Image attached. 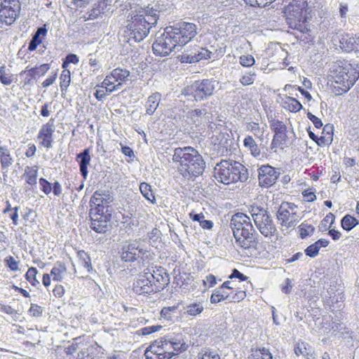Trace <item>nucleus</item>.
<instances>
[{
  "label": "nucleus",
  "mask_w": 359,
  "mask_h": 359,
  "mask_svg": "<svg viewBox=\"0 0 359 359\" xmlns=\"http://www.w3.org/2000/svg\"><path fill=\"white\" fill-rule=\"evenodd\" d=\"M1 164L3 168H6L12 164V158L9 151H2L0 156Z\"/></svg>",
  "instance_id": "49530a36"
},
{
  "label": "nucleus",
  "mask_w": 359,
  "mask_h": 359,
  "mask_svg": "<svg viewBox=\"0 0 359 359\" xmlns=\"http://www.w3.org/2000/svg\"><path fill=\"white\" fill-rule=\"evenodd\" d=\"M53 120H50L49 122L41 127L38 134V139L41 140V144L42 146L47 149L52 147V142H53Z\"/></svg>",
  "instance_id": "412c9836"
},
{
  "label": "nucleus",
  "mask_w": 359,
  "mask_h": 359,
  "mask_svg": "<svg viewBox=\"0 0 359 359\" xmlns=\"http://www.w3.org/2000/svg\"><path fill=\"white\" fill-rule=\"evenodd\" d=\"M245 297V291L240 290L235 292H229L228 300L231 302H239L243 300Z\"/></svg>",
  "instance_id": "37998d69"
},
{
  "label": "nucleus",
  "mask_w": 359,
  "mask_h": 359,
  "mask_svg": "<svg viewBox=\"0 0 359 359\" xmlns=\"http://www.w3.org/2000/svg\"><path fill=\"white\" fill-rule=\"evenodd\" d=\"M107 89H96L94 95L98 100H102L106 95L110 94L109 91H107Z\"/></svg>",
  "instance_id": "e2e57ef3"
},
{
  "label": "nucleus",
  "mask_w": 359,
  "mask_h": 359,
  "mask_svg": "<svg viewBox=\"0 0 359 359\" xmlns=\"http://www.w3.org/2000/svg\"><path fill=\"white\" fill-rule=\"evenodd\" d=\"M292 287V281L290 278H286L284 282V285L282 286V291L285 294H288L290 292V290Z\"/></svg>",
  "instance_id": "69168bd1"
},
{
  "label": "nucleus",
  "mask_w": 359,
  "mask_h": 359,
  "mask_svg": "<svg viewBox=\"0 0 359 359\" xmlns=\"http://www.w3.org/2000/svg\"><path fill=\"white\" fill-rule=\"evenodd\" d=\"M203 282V285H208L209 287H212L217 283L216 277L212 274H209L205 277Z\"/></svg>",
  "instance_id": "052dcab7"
},
{
  "label": "nucleus",
  "mask_w": 359,
  "mask_h": 359,
  "mask_svg": "<svg viewBox=\"0 0 359 359\" xmlns=\"http://www.w3.org/2000/svg\"><path fill=\"white\" fill-rule=\"evenodd\" d=\"M299 232L301 238L304 239L313 234L315 228L306 222L302 223L299 226Z\"/></svg>",
  "instance_id": "4c0bfd02"
},
{
  "label": "nucleus",
  "mask_w": 359,
  "mask_h": 359,
  "mask_svg": "<svg viewBox=\"0 0 359 359\" xmlns=\"http://www.w3.org/2000/svg\"><path fill=\"white\" fill-rule=\"evenodd\" d=\"M52 190L55 196H60L62 194V186L59 182L56 181L53 183Z\"/></svg>",
  "instance_id": "774afa93"
},
{
  "label": "nucleus",
  "mask_w": 359,
  "mask_h": 359,
  "mask_svg": "<svg viewBox=\"0 0 359 359\" xmlns=\"http://www.w3.org/2000/svg\"><path fill=\"white\" fill-rule=\"evenodd\" d=\"M130 72L128 69L116 68L106 76L102 82L100 87L102 88L107 89V91H109V93L119 90L123 87V82L128 80ZM96 87L100 88V86H97Z\"/></svg>",
  "instance_id": "f8f14e48"
},
{
  "label": "nucleus",
  "mask_w": 359,
  "mask_h": 359,
  "mask_svg": "<svg viewBox=\"0 0 359 359\" xmlns=\"http://www.w3.org/2000/svg\"><path fill=\"white\" fill-rule=\"evenodd\" d=\"M271 130L274 132L272 145L278 147L283 144L287 140V127L285 124L276 119L270 121Z\"/></svg>",
  "instance_id": "a211bd4d"
},
{
  "label": "nucleus",
  "mask_w": 359,
  "mask_h": 359,
  "mask_svg": "<svg viewBox=\"0 0 359 359\" xmlns=\"http://www.w3.org/2000/svg\"><path fill=\"white\" fill-rule=\"evenodd\" d=\"M307 117L311 121H312L316 128H320L323 126L322 121L311 112L307 113Z\"/></svg>",
  "instance_id": "4d7b16f0"
},
{
  "label": "nucleus",
  "mask_w": 359,
  "mask_h": 359,
  "mask_svg": "<svg viewBox=\"0 0 359 359\" xmlns=\"http://www.w3.org/2000/svg\"><path fill=\"white\" fill-rule=\"evenodd\" d=\"M110 217L111 215L105 213L103 209L91 208L90 211L91 229L99 233H105L108 230V222Z\"/></svg>",
  "instance_id": "dca6fc26"
},
{
  "label": "nucleus",
  "mask_w": 359,
  "mask_h": 359,
  "mask_svg": "<svg viewBox=\"0 0 359 359\" xmlns=\"http://www.w3.org/2000/svg\"><path fill=\"white\" fill-rule=\"evenodd\" d=\"M333 140L332 135L329 133L328 135H323L318 138L316 143L318 146L323 147L325 145H329L332 143Z\"/></svg>",
  "instance_id": "603ef678"
},
{
  "label": "nucleus",
  "mask_w": 359,
  "mask_h": 359,
  "mask_svg": "<svg viewBox=\"0 0 359 359\" xmlns=\"http://www.w3.org/2000/svg\"><path fill=\"white\" fill-rule=\"evenodd\" d=\"M240 64L246 67H252L255 62V58L251 55H243L240 57Z\"/></svg>",
  "instance_id": "a18cd8bd"
},
{
  "label": "nucleus",
  "mask_w": 359,
  "mask_h": 359,
  "mask_svg": "<svg viewBox=\"0 0 359 359\" xmlns=\"http://www.w3.org/2000/svg\"><path fill=\"white\" fill-rule=\"evenodd\" d=\"M139 14H143L144 18L149 22V25H154L156 24L159 17V11L157 8L154 6H147L144 11H141Z\"/></svg>",
  "instance_id": "c85d7f7f"
},
{
  "label": "nucleus",
  "mask_w": 359,
  "mask_h": 359,
  "mask_svg": "<svg viewBox=\"0 0 359 359\" xmlns=\"http://www.w3.org/2000/svg\"><path fill=\"white\" fill-rule=\"evenodd\" d=\"M53 293L55 297L60 298L65 294V288L61 285H57L53 289Z\"/></svg>",
  "instance_id": "0e129e2a"
},
{
  "label": "nucleus",
  "mask_w": 359,
  "mask_h": 359,
  "mask_svg": "<svg viewBox=\"0 0 359 359\" xmlns=\"http://www.w3.org/2000/svg\"><path fill=\"white\" fill-rule=\"evenodd\" d=\"M243 144L254 157L257 158L261 155L260 149L252 136L248 135L243 140Z\"/></svg>",
  "instance_id": "2f4dec72"
},
{
  "label": "nucleus",
  "mask_w": 359,
  "mask_h": 359,
  "mask_svg": "<svg viewBox=\"0 0 359 359\" xmlns=\"http://www.w3.org/2000/svg\"><path fill=\"white\" fill-rule=\"evenodd\" d=\"M246 4H250L251 6L264 7L269 4H271L275 0H244Z\"/></svg>",
  "instance_id": "8fccbe9b"
},
{
  "label": "nucleus",
  "mask_w": 359,
  "mask_h": 359,
  "mask_svg": "<svg viewBox=\"0 0 359 359\" xmlns=\"http://www.w3.org/2000/svg\"><path fill=\"white\" fill-rule=\"evenodd\" d=\"M6 264L9 269L13 271H19V262L15 261L13 257H9L6 260Z\"/></svg>",
  "instance_id": "6e6d98bb"
},
{
  "label": "nucleus",
  "mask_w": 359,
  "mask_h": 359,
  "mask_svg": "<svg viewBox=\"0 0 359 359\" xmlns=\"http://www.w3.org/2000/svg\"><path fill=\"white\" fill-rule=\"evenodd\" d=\"M67 273V267L62 262H57L50 271V275L54 281H62Z\"/></svg>",
  "instance_id": "cd10ccee"
},
{
  "label": "nucleus",
  "mask_w": 359,
  "mask_h": 359,
  "mask_svg": "<svg viewBox=\"0 0 359 359\" xmlns=\"http://www.w3.org/2000/svg\"><path fill=\"white\" fill-rule=\"evenodd\" d=\"M189 217L194 222H198L201 226L202 229L205 230H210L213 227V222L211 220H208L205 219V215L203 213H196L192 211L189 213Z\"/></svg>",
  "instance_id": "c756f323"
},
{
  "label": "nucleus",
  "mask_w": 359,
  "mask_h": 359,
  "mask_svg": "<svg viewBox=\"0 0 359 359\" xmlns=\"http://www.w3.org/2000/svg\"><path fill=\"white\" fill-rule=\"evenodd\" d=\"M20 8L18 0H4L0 9V23L12 25L16 20Z\"/></svg>",
  "instance_id": "4468645a"
},
{
  "label": "nucleus",
  "mask_w": 359,
  "mask_h": 359,
  "mask_svg": "<svg viewBox=\"0 0 359 359\" xmlns=\"http://www.w3.org/2000/svg\"><path fill=\"white\" fill-rule=\"evenodd\" d=\"M187 348L182 335L166 336L153 341L147 348L144 355L147 359H170Z\"/></svg>",
  "instance_id": "7ed1b4c3"
},
{
  "label": "nucleus",
  "mask_w": 359,
  "mask_h": 359,
  "mask_svg": "<svg viewBox=\"0 0 359 359\" xmlns=\"http://www.w3.org/2000/svg\"><path fill=\"white\" fill-rule=\"evenodd\" d=\"M206 109H196L189 111L188 118L190 122L196 126H200L206 121Z\"/></svg>",
  "instance_id": "393cba45"
},
{
  "label": "nucleus",
  "mask_w": 359,
  "mask_h": 359,
  "mask_svg": "<svg viewBox=\"0 0 359 359\" xmlns=\"http://www.w3.org/2000/svg\"><path fill=\"white\" fill-rule=\"evenodd\" d=\"M43 311V309L41 306L35 304H32L28 313L33 317H40L42 316Z\"/></svg>",
  "instance_id": "09e8293b"
},
{
  "label": "nucleus",
  "mask_w": 359,
  "mask_h": 359,
  "mask_svg": "<svg viewBox=\"0 0 359 359\" xmlns=\"http://www.w3.org/2000/svg\"><path fill=\"white\" fill-rule=\"evenodd\" d=\"M172 33L175 36V40L182 47L191 41L198 34L197 26L191 22H182L177 26H170Z\"/></svg>",
  "instance_id": "ddd939ff"
},
{
  "label": "nucleus",
  "mask_w": 359,
  "mask_h": 359,
  "mask_svg": "<svg viewBox=\"0 0 359 359\" xmlns=\"http://www.w3.org/2000/svg\"><path fill=\"white\" fill-rule=\"evenodd\" d=\"M217 85L216 81L203 79L196 81L186 89L187 95H192L196 101H201L213 94Z\"/></svg>",
  "instance_id": "9b49d317"
},
{
  "label": "nucleus",
  "mask_w": 359,
  "mask_h": 359,
  "mask_svg": "<svg viewBox=\"0 0 359 359\" xmlns=\"http://www.w3.org/2000/svg\"><path fill=\"white\" fill-rule=\"evenodd\" d=\"M38 271L34 267H30L26 273L25 277L33 286H36L39 284V281L36 278Z\"/></svg>",
  "instance_id": "c03bdc74"
},
{
  "label": "nucleus",
  "mask_w": 359,
  "mask_h": 359,
  "mask_svg": "<svg viewBox=\"0 0 359 359\" xmlns=\"http://www.w3.org/2000/svg\"><path fill=\"white\" fill-rule=\"evenodd\" d=\"M161 100V95L159 93H152L147 99L146 102V114L147 115H152L158 108Z\"/></svg>",
  "instance_id": "a878e982"
},
{
  "label": "nucleus",
  "mask_w": 359,
  "mask_h": 359,
  "mask_svg": "<svg viewBox=\"0 0 359 359\" xmlns=\"http://www.w3.org/2000/svg\"><path fill=\"white\" fill-rule=\"evenodd\" d=\"M305 3L294 0L285 8V20L289 27L300 33H306L309 29L305 25Z\"/></svg>",
  "instance_id": "0eeeda50"
},
{
  "label": "nucleus",
  "mask_w": 359,
  "mask_h": 359,
  "mask_svg": "<svg viewBox=\"0 0 359 359\" xmlns=\"http://www.w3.org/2000/svg\"><path fill=\"white\" fill-rule=\"evenodd\" d=\"M178 47H180V44L175 40V36L172 33V29H170L168 27L164 29L160 36L156 38L152 45L154 53L161 57L168 55Z\"/></svg>",
  "instance_id": "9d476101"
},
{
  "label": "nucleus",
  "mask_w": 359,
  "mask_h": 359,
  "mask_svg": "<svg viewBox=\"0 0 359 359\" xmlns=\"http://www.w3.org/2000/svg\"><path fill=\"white\" fill-rule=\"evenodd\" d=\"M140 190L143 196L151 203H156L154 194L151 189V186L146 182H142L140 184Z\"/></svg>",
  "instance_id": "72a5a7b5"
},
{
  "label": "nucleus",
  "mask_w": 359,
  "mask_h": 359,
  "mask_svg": "<svg viewBox=\"0 0 359 359\" xmlns=\"http://www.w3.org/2000/svg\"><path fill=\"white\" fill-rule=\"evenodd\" d=\"M285 104H287V108L292 112H297L302 108V104L298 100L291 97H287Z\"/></svg>",
  "instance_id": "a19ab883"
},
{
  "label": "nucleus",
  "mask_w": 359,
  "mask_h": 359,
  "mask_svg": "<svg viewBox=\"0 0 359 359\" xmlns=\"http://www.w3.org/2000/svg\"><path fill=\"white\" fill-rule=\"evenodd\" d=\"M340 48L343 51H359V36L349 34H342L339 39Z\"/></svg>",
  "instance_id": "4be33fe9"
},
{
  "label": "nucleus",
  "mask_w": 359,
  "mask_h": 359,
  "mask_svg": "<svg viewBox=\"0 0 359 359\" xmlns=\"http://www.w3.org/2000/svg\"><path fill=\"white\" fill-rule=\"evenodd\" d=\"M198 359H220V356L215 351H205Z\"/></svg>",
  "instance_id": "680f3d73"
},
{
  "label": "nucleus",
  "mask_w": 359,
  "mask_h": 359,
  "mask_svg": "<svg viewBox=\"0 0 359 359\" xmlns=\"http://www.w3.org/2000/svg\"><path fill=\"white\" fill-rule=\"evenodd\" d=\"M137 250L138 242L136 241L124 245L122 248L121 259L126 262H135L138 257Z\"/></svg>",
  "instance_id": "5701e85b"
},
{
  "label": "nucleus",
  "mask_w": 359,
  "mask_h": 359,
  "mask_svg": "<svg viewBox=\"0 0 359 359\" xmlns=\"http://www.w3.org/2000/svg\"><path fill=\"white\" fill-rule=\"evenodd\" d=\"M37 166H27L25 169L23 177L25 178L27 184L31 186H34L36 185L37 183Z\"/></svg>",
  "instance_id": "7c9ffc66"
},
{
  "label": "nucleus",
  "mask_w": 359,
  "mask_h": 359,
  "mask_svg": "<svg viewBox=\"0 0 359 359\" xmlns=\"http://www.w3.org/2000/svg\"><path fill=\"white\" fill-rule=\"evenodd\" d=\"M212 52L205 48L195 49L194 52H188L182 53L180 57L181 62L194 63L203 59H209L211 57Z\"/></svg>",
  "instance_id": "aec40b11"
},
{
  "label": "nucleus",
  "mask_w": 359,
  "mask_h": 359,
  "mask_svg": "<svg viewBox=\"0 0 359 359\" xmlns=\"http://www.w3.org/2000/svg\"><path fill=\"white\" fill-rule=\"evenodd\" d=\"M161 325H153L149 327H145L140 330V332L142 335H148L151 333L156 332L161 329Z\"/></svg>",
  "instance_id": "5fc2aeb1"
},
{
  "label": "nucleus",
  "mask_w": 359,
  "mask_h": 359,
  "mask_svg": "<svg viewBox=\"0 0 359 359\" xmlns=\"http://www.w3.org/2000/svg\"><path fill=\"white\" fill-rule=\"evenodd\" d=\"M229 278H238L241 281L247 280L248 277L241 273L236 269H233L231 274L229 276Z\"/></svg>",
  "instance_id": "bf43d9fd"
},
{
  "label": "nucleus",
  "mask_w": 359,
  "mask_h": 359,
  "mask_svg": "<svg viewBox=\"0 0 359 359\" xmlns=\"http://www.w3.org/2000/svg\"><path fill=\"white\" fill-rule=\"evenodd\" d=\"M172 161L177 164L178 172L187 179L201 175L205 168L202 156L192 147L175 148Z\"/></svg>",
  "instance_id": "f257e3e1"
},
{
  "label": "nucleus",
  "mask_w": 359,
  "mask_h": 359,
  "mask_svg": "<svg viewBox=\"0 0 359 359\" xmlns=\"http://www.w3.org/2000/svg\"><path fill=\"white\" fill-rule=\"evenodd\" d=\"M133 290L138 295H151L158 292L157 287L147 274L146 271L140 273L133 284Z\"/></svg>",
  "instance_id": "2eb2a0df"
},
{
  "label": "nucleus",
  "mask_w": 359,
  "mask_h": 359,
  "mask_svg": "<svg viewBox=\"0 0 359 359\" xmlns=\"http://www.w3.org/2000/svg\"><path fill=\"white\" fill-rule=\"evenodd\" d=\"M297 206L292 203H282L279 207L276 217L284 233H288L293 230L300 221V217L297 213Z\"/></svg>",
  "instance_id": "1a4fd4ad"
},
{
  "label": "nucleus",
  "mask_w": 359,
  "mask_h": 359,
  "mask_svg": "<svg viewBox=\"0 0 359 359\" xmlns=\"http://www.w3.org/2000/svg\"><path fill=\"white\" fill-rule=\"evenodd\" d=\"M39 184L41 190L46 195L49 194L52 191L51 184L46 179L41 177L39 179Z\"/></svg>",
  "instance_id": "3c124183"
},
{
  "label": "nucleus",
  "mask_w": 359,
  "mask_h": 359,
  "mask_svg": "<svg viewBox=\"0 0 359 359\" xmlns=\"http://www.w3.org/2000/svg\"><path fill=\"white\" fill-rule=\"evenodd\" d=\"M0 81L4 85H10L12 83L11 76L6 73L5 66L0 67Z\"/></svg>",
  "instance_id": "de8ad7c7"
},
{
  "label": "nucleus",
  "mask_w": 359,
  "mask_h": 359,
  "mask_svg": "<svg viewBox=\"0 0 359 359\" xmlns=\"http://www.w3.org/2000/svg\"><path fill=\"white\" fill-rule=\"evenodd\" d=\"M151 27L143 14L133 15L124 30V41L129 43L140 42L148 35Z\"/></svg>",
  "instance_id": "39448f33"
},
{
  "label": "nucleus",
  "mask_w": 359,
  "mask_h": 359,
  "mask_svg": "<svg viewBox=\"0 0 359 359\" xmlns=\"http://www.w3.org/2000/svg\"><path fill=\"white\" fill-rule=\"evenodd\" d=\"M318 252L319 250L317 249V247L313 244L308 246L305 250L306 255L310 257H315L318 254Z\"/></svg>",
  "instance_id": "13d9d810"
},
{
  "label": "nucleus",
  "mask_w": 359,
  "mask_h": 359,
  "mask_svg": "<svg viewBox=\"0 0 359 359\" xmlns=\"http://www.w3.org/2000/svg\"><path fill=\"white\" fill-rule=\"evenodd\" d=\"M0 311L8 315H11L15 313V309H13L11 306L3 304H0Z\"/></svg>",
  "instance_id": "338daca9"
},
{
  "label": "nucleus",
  "mask_w": 359,
  "mask_h": 359,
  "mask_svg": "<svg viewBox=\"0 0 359 359\" xmlns=\"http://www.w3.org/2000/svg\"><path fill=\"white\" fill-rule=\"evenodd\" d=\"M178 305L163 307L161 311V318L168 321L172 320L173 316L176 313Z\"/></svg>",
  "instance_id": "58836bf2"
},
{
  "label": "nucleus",
  "mask_w": 359,
  "mask_h": 359,
  "mask_svg": "<svg viewBox=\"0 0 359 359\" xmlns=\"http://www.w3.org/2000/svg\"><path fill=\"white\" fill-rule=\"evenodd\" d=\"M248 213L264 236L271 237L274 235L276 227L266 209L257 205H250L248 208Z\"/></svg>",
  "instance_id": "6e6552de"
},
{
  "label": "nucleus",
  "mask_w": 359,
  "mask_h": 359,
  "mask_svg": "<svg viewBox=\"0 0 359 359\" xmlns=\"http://www.w3.org/2000/svg\"><path fill=\"white\" fill-rule=\"evenodd\" d=\"M224 290L222 289V286L215 289L210 297V302L212 304H217L224 300H228L229 292Z\"/></svg>",
  "instance_id": "f704fd0d"
},
{
  "label": "nucleus",
  "mask_w": 359,
  "mask_h": 359,
  "mask_svg": "<svg viewBox=\"0 0 359 359\" xmlns=\"http://www.w3.org/2000/svg\"><path fill=\"white\" fill-rule=\"evenodd\" d=\"M105 195L104 191H96L90 198V202L95 205V208L102 209V203Z\"/></svg>",
  "instance_id": "ea45409f"
},
{
  "label": "nucleus",
  "mask_w": 359,
  "mask_h": 359,
  "mask_svg": "<svg viewBox=\"0 0 359 359\" xmlns=\"http://www.w3.org/2000/svg\"><path fill=\"white\" fill-rule=\"evenodd\" d=\"M280 172L269 165H263L258 169V180L261 187H269L273 185L280 176Z\"/></svg>",
  "instance_id": "f3484780"
},
{
  "label": "nucleus",
  "mask_w": 359,
  "mask_h": 359,
  "mask_svg": "<svg viewBox=\"0 0 359 359\" xmlns=\"http://www.w3.org/2000/svg\"><path fill=\"white\" fill-rule=\"evenodd\" d=\"M76 159L79 164L81 175L86 180L88 175V166L91 161L89 149H85L82 152L78 154Z\"/></svg>",
  "instance_id": "b1692460"
},
{
  "label": "nucleus",
  "mask_w": 359,
  "mask_h": 359,
  "mask_svg": "<svg viewBox=\"0 0 359 359\" xmlns=\"http://www.w3.org/2000/svg\"><path fill=\"white\" fill-rule=\"evenodd\" d=\"M60 88L62 90H66L69 86L71 81L70 72L68 69H64L60 77Z\"/></svg>",
  "instance_id": "79ce46f5"
},
{
  "label": "nucleus",
  "mask_w": 359,
  "mask_h": 359,
  "mask_svg": "<svg viewBox=\"0 0 359 359\" xmlns=\"http://www.w3.org/2000/svg\"><path fill=\"white\" fill-rule=\"evenodd\" d=\"M47 34L46 26L40 27L33 35L30 42L29 43L28 50L30 51L35 50L37 46L41 43V36H45Z\"/></svg>",
  "instance_id": "bb28decb"
},
{
  "label": "nucleus",
  "mask_w": 359,
  "mask_h": 359,
  "mask_svg": "<svg viewBox=\"0 0 359 359\" xmlns=\"http://www.w3.org/2000/svg\"><path fill=\"white\" fill-rule=\"evenodd\" d=\"M147 274L148 277L154 282L157 287L158 292L162 290L170 282L169 275L163 268L159 267L151 273L147 269Z\"/></svg>",
  "instance_id": "6ab92c4d"
},
{
  "label": "nucleus",
  "mask_w": 359,
  "mask_h": 359,
  "mask_svg": "<svg viewBox=\"0 0 359 359\" xmlns=\"http://www.w3.org/2000/svg\"><path fill=\"white\" fill-rule=\"evenodd\" d=\"M249 359H272V355L267 348L252 349Z\"/></svg>",
  "instance_id": "e433bc0d"
},
{
  "label": "nucleus",
  "mask_w": 359,
  "mask_h": 359,
  "mask_svg": "<svg viewBox=\"0 0 359 359\" xmlns=\"http://www.w3.org/2000/svg\"><path fill=\"white\" fill-rule=\"evenodd\" d=\"M358 224V220L350 215H345L341 221V227L346 231H351Z\"/></svg>",
  "instance_id": "c9c22d12"
},
{
  "label": "nucleus",
  "mask_w": 359,
  "mask_h": 359,
  "mask_svg": "<svg viewBox=\"0 0 359 359\" xmlns=\"http://www.w3.org/2000/svg\"><path fill=\"white\" fill-rule=\"evenodd\" d=\"M214 177L219 182L229 184L248 179L247 168L241 163L231 160H222L214 168Z\"/></svg>",
  "instance_id": "20e7f679"
},
{
  "label": "nucleus",
  "mask_w": 359,
  "mask_h": 359,
  "mask_svg": "<svg viewBox=\"0 0 359 359\" xmlns=\"http://www.w3.org/2000/svg\"><path fill=\"white\" fill-rule=\"evenodd\" d=\"M230 226L238 247L246 253L256 250L257 233L253 227L250 217L243 212L234 214L231 219Z\"/></svg>",
  "instance_id": "f03ea898"
},
{
  "label": "nucleus",
  "mask_w": 359,
  "mask_h": 359,
  "mask_svg": "<svg viewBox=\"0 0 359 359\" xmlns=\"http://www.w3.org/2000/svg\"><path fill=\"white\" fill-rule=\"evenodd\" d=\"M255 72H253V73L250 72L249 74L243 75L241 77V79H240V81L243 86L250 85V84L253 83V82L255 81Z\"/></svg>",
  "instance_id": "864d4df0"
},
{
  "label": "nucleus",
  "mask_w": 359,
  "mask_h": 359,
  "mask_svg": "<svg viewBox=\"0 0 359 359\" xmlns=\"http://www.w3.org/2000/svg\"><path fill=\"white\" fill-rule=\"evenodd\" d=\"M332 73L334 88L338 89V94L346 93L359 78V73L350 64L335 65Z\"/></svg>",
  "instance_id": "423d86ee"
},
{
  "label": "nucleus",
  "mask_w": 359,
  "mask_h": 359,
  "mask_svg": "<svg viewBox=\"0 0 359 359\" xmlns=\"http://www.w3.org/2000/svg\"><path fill=\"white\" fill-rule=\"evenodd\" d=\"M184 313L190 316H196L201 314L204 307L201 302H192L184 307Z\"/></svg>",
  "instance_id": "473e14b6"
}]
</instances>
